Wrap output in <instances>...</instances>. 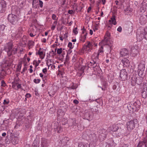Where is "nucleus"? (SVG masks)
Instances as JSON below:
<instances>
[{
    "label": "nucleus",
    "mask_w": 147,
    "mask_h": 147,
    "mask_svg": "<svg viewBox=\"0 0 147 147\" xmlns=\"http://www.w3.org/2000/svg\"><path fill=\"white\" fill-rule=\"evenodd\" d=\"M13 44L11 41L7 42L4 46V50L7 52L8 56L13 55L17 53V48L13 47Z\"/></svg>",
    "instance_id": "obj_1"
},
{
    "label": "nucleus",
    "mask_w": 147,
    "mask_h": 147,
    "mask_svg": "<svg viewBox=\"0 0 147 147\" xmlns=\"http://www.w3.org/2000/svg\"><path fill=\"white\" fill-rule=\"evenodd\" d=\"M138 123V120L136 119L130 120L127 123L126 127L129 131H131L134 129Z\"/></svg>",
    "instance_id": "obj_2"
},
{
    "label": "nucleus",
    "mask_w": 147,
    "mask_h": 147,
    "mask_svg": "<svg viewBox=\"0 0 147 147\" xmlns=\"http://www.w3.org/2000/svg\"><path fill=\"white\" fill-rule=\"evenodd\" d=\"M7 19L12 24H15L18 20V18L16 15L12 13L8 15Z\"/></svg>",
    "instance_id": "obj_3"
},
{
    "label": "nucleus",
    "mask_w": 147,
    "mask_h": 147,
    "mask_svg": "<svg viewBox=\"0 0 147 147\" xmlns=\"http://www.w3.org/2000/svg\"><path fill=\"white\" fill-rule=\"evenodd\" d=\"M142 33L140 34L139 33H137V38L140 40H142L143 38H144L147 40V27L142 31Z\"/></svg>",
    "instance_id": "obj_4"
},
{
    "label": "nucleus",
    "mask_w": 147,
    "mask_h": 147,
    "mask_svg": "<svg viewBox=\"0 0 147 147\" xmlns=\"http://www.w3.org/2000/svg\"><path fill=\"white\" fill-rule=\"evenodd\" d=\"M12 59L8 57H6L3 59L1 65L3 67L10 66L12 63Z\"/></svg>",
    "instance_id": "obj_5"
},
{
    "label": "nucleus",
    "mask_w": 147,
    "mask_h": 147,
    "mask_svg": "<svg viewBox=\"0 0 147 147\" xmlns=\"http://www.w3.org/2000/svg\"><path fill=\"white\" fill-rule=\"evenodd\" d=\"M141 93L143 98H146L147 96V83H145L143 84L142 88Z\"/></svg>",
    "instance_id": "obj_6"
},
{
    "label": "nucleus",
    "mask_w": 147,
    "mask_h": 147,
    "mask_svg": "<svg viewBox=\"0 0 147 147\" xmlns=\"http://www.w3.org/2000/svg\"><path fill=\"white\" fill-rule=\"evenodd\" d=\"M93 45L89 41L87 42V44L84 45L82 48L83 50L87 51H90Z\"/></svg>",
    "instance_id": "obj_7"
},
{
    "label": "nucleus",
    "mask_w": 147,
    "mask_h": 147,
    "mask_svg": "<svg viewBox=\"0 0 147 147\" xmlns=\"http://www.w3.org/2000/svg\"><path fill=\"white\" fill-rule=\"evenodd\" d=\"M120 77L122 81H124L127 79V74L125 69H122L121 71Z\"/></svg>",
    "instance_id": "obj_8"
},
{
    "label": "nucleus",
    "mask_w": 147,
    "mask_h": 147,
    "mask_svg": "<svg viewBox=\"0 0 147 147\" xmlns=\"http://www.w3.org/2000/svg\"><path fill=\"white\" fill-rule=\"evenodd\" d=\"M110 34L109 32H107L105 36V38L101 42V43L104 45H109V43L108 42V39H110Z\"/></svg>",
    "instance_id": "obj_9"
},
{
    "label": "nucleus",
    "mask_w": 147,
    "mask_h": 147,
    "mask_svg": "<svg viewBox=\"0 0 147 147\" xmlns=\"http://www.w3.org/2000/svg\"><path fill=\"white\" fill-rule=\"evenodd\" d=\"M68 124L69 126L74 127L78 126V123L75 119H70L69 120Z\"/></svg>",
    "instance_id": "obj_10"
},
{
    "label": "nucleus",
    "mask_w": 147,
    "mask_h": 147,
    "mask_svg": "<svg viewBox=\"0 0 147 147\" xmlns=\"http://www.w3.org/2000/svg\"><path fill=\"white\" fill-rule=\"evenodd\" d=\"M147 9V0H144L142 3V6L140 8V10L141 12H144Z\"/></svg>",
    "instance_id": "obj_11"
},
{
    "label": "nucleus",
    "mask_w": 147,
    "mask_h": 147,
    "mask_svg": "<svg viewBox=\"0 0 147 147\" xmlns=\"http://www.w3.org/2000/svg\"><path fill=\"white\" fill-rule=\"evenodd\" d=\"M48 140L45 138H42L41 141V147H48Z\"/></svg>",
    "instance_id": "obj_12"
},
{
    "label": "nucleus",
    "mask_w": 147,
    "mask_h": 147,
    "mask_svg": "<svg viewBox=\"0 0 147 147\" xmlns=\"http://www.w3.org/2000/svg\"><path fill=\"white\" fill-rule=\"evenodd\" d=\"M144 144H145V147H147V135L143 139L142 141H140L139 142L137 147H142Z\"/></svg>",
    "instance_id": "obj_13"
},
{
    "label": "nucleus",
    "mask_w": 147,
    "mask_h": 147,
    "mask_svg": "<svg viewBox=\"0 0 147 147\" xmlns=\"http://www.w3.org/2000/svg\"><path fill=\"white\" fill-rule=\"evenodd\" d=\"M120 56L125 57L128 55L129 53L128 51L125 48L121 49L120 52Z\"/></svg>",
    "instance_id": "obj_14"
},
{
    "label": "nucleus",
    "mask_w": 147,
    "mask_h": 147,
    "mask_svg": "<svg viewBox=\"0 0 147 147\" xmlns=\"http://www.w3.org/2000/svg\"><path fill=\"white\" fill-rule=\"evenodd\" d=\"M121 62L124 67L128 66L130 64L129 60L126 58H124L122 59L121 60Z\"/></svg>",
    "instance_id": "obj_15"
},
{
    "label": "nucleus",
    "mask_w": 147,
    "mask_h": 147,
    "mask_svg": "<svg viewBox=\"0 0 147 147\" xmlns=\"http://www.w3.org/2000/svg\"><path fill=\"white\" fill-rule=\"evenodd\" d=\"M90 140L92 142H96L97 140V139L96 135L95 134H90L89 135Z\"/></svg>",
    "instance_id": "obj_16"
},
{
    "label": "nucleus",
    "mask_w": 147,
    "mask_h": 147,
    "mask_svg": "<svg viewBox=\"0 0 147 147\" xmlns=\"http://www.w3.org/2000/svg\"><path fill=\"white\" fill-rule=\"evenodd\" d=\"M93 115V113L92 112H86L84 115L85 119L88 120L89 119L92 118Z\"/></svg>",
    "instance_id": "obj_17"
},
{
    "label": "nucleus",
    "mask_w": 147,
    "mask_h": 147,
    "mask_svg": "<svg viewBox=\"0 0 147 147\" xmlns=\"http://www.w3.org/2000/svg\"><path fill=\"white\" fill-rule=\"evenodd\" d=\"M137 47H135L131 49V53L134 56L137 55L138 53V51L137 49Z\"/></svg>",
    "instance_id": "obj_18"
},
{
    "label": "nucleus",
    "mask_w": 147,
    "mask_h": 147,
    "mask_svg": "<svg viewBox=\"0 0 147 147\" xmlns=\"http://www.w3.org/2000/svg\"><path fill=\"white\" fill-rule=\"evenodd\" d=\"M134 104L135 107V108H136V111H138L140 109L141 105L140 101L139 100H137L134 103Z\"/></svg>",
    "instance_id": "obj_19"
},
{
    "label": "nucleus",
    "mask_w": 147,
    "mask_h": 147,
    "mask_svg": "<svg viewBox=\"0 0 147 147\" xmlns=\"http://www.w3.org/2000/svg\"><path fill=\"white\" fill-rule=\"evenodd\" d=\"M109 22L110 23L111 22L112 24L115 25L117 24V22L115 19V16H113L111 18V20H109Z\"/></svg>",
    "instance_id": "obj_20"
},
{
    "label": "nucleus",
    "mask_w": 147,
    "mask_h": 147,
    "mask_svg": "<svg viewBox=\"0 0 147 147\" xmlns=\"http://www.w3.org/2000/svg\"><path fill=\"white\" fill-rule=\"evenodd\" d=\"M103 47L102 46L100 48L98 53H94V55H96V58L98 59V55L100 54V53L103 52Z\"/></svg>",
    "instance_id": "obj_21"
},
{
    "label": "nucleus",
    "mask_w": 147,
    "mask_h": 147,
    "mask_svg": "<svg viewBox=\"0 0 147 147\" xmlns=\"http://www.w3.org/2000/svg\"><path fill=\"white\" fill-rule=\"evenodd\" d=\"M63 138L61 140V141L62 144H66L69 140V138L66 137H63Z\"/></svg>",
    "instance_id": "obj_22"
},
{
    "label": "nucleus",
    "mask_w": 147,
    "mask_h": 147,
    "mask_svg": "<svg viewBox=\"0 0 147 147\" xmlns=\"http://www.w3.org/2000/svg\"><path fill=\"white\" fill-rule=\"evenodd\" d=\"M39 141L35 140L34 141L32 145V147H39Z\"/></svg>",
    "instance_id": "obj_23"
},
{
    "label": "nucleus",
    "mask_w": 147,
    "mask_h": 147,
    "mask_svg": "<svg viewBox=\"0 0 147 147\" xmlns=\"http://www.w3.org/2000/svg\"><path fill=\"white\" fill-rule=\"evenodd\" d=\"M133 107V105L131 104H129L127 106V107L129 110L130 111L131 113L134 112V108L132 107Z\"/></svg>",
    "instance_id": "obj_24"
},
{
    "label": "nucleus",
    "mask_w": 147,
    "mask_h": 147,
    "mask_svg": "<svg viewBox=\"0 0 147 147\" xmlns=\"http://www.w3.org/2000/svg\"><path fill=\"white\" fill-rule=\"evenodd\" d=\"M0 4L2 7L5 8L6 7V2L4 0H1L0 1Z\"/></svg>",
    "instance_id": "obj_25"
},
{
    "label": "nucleus",
    "mask_w": 147,
    "mask_h": 147,
    "mask_svg": "<svg viewBox=\"0 0 147 147\" xmlns=\"http://www.w3.org/2000/svg\"><path fill=\"white\" fill-rule=\"evenodd\" d=\"M116 126L115 125H113L109 127V129L111 131H116L117 130V128H114V127Z\"/></svg>",
    "instance_id": "obj_26"
},
{
    "label": "nucleus",
    "mask_w": 147,
    "mask_h": 147,
    "mask_svg": "<svg viewBox=\"0 0 147 147\" xmlns=\"http://www.w3.org/2000/svg\"><path fill=\"white\" fill-rule=\"evenodd\" d=\"M87 34V33H85V34L84 35L81 34V39H80L81 41H82L83 42L85 41L86 38V36Z\"/></svg>",
    "instance_id": "obj_27"
},
{
    "label": "nucleus",
    "mask_w": 147,
    "mask_h": 147,
    "mask_svg": "<svg viewBox=\"0 0 147 147\" xmlns=\"http://www.w3.org/2000/svg\"><path fill=\"white\" fill-rule=\"evenodd\" d=\"M40 49H40L38 51V54L40 55V58L41 59H42L44 58V56L43 55V53L42 51H40Z\"/></svg>",
    "instance_id": "obj_28"
},
{
    "label": "nucleus",
    "mask_w": 147,
    "mask_h": 147,
    "mask_svg": "<svg viewBox=\"0 0 147 147\" xmlns=\"http://www.w3.org/2000/svg\"><path fill=\"white\" fill-rule=\"evenodd\" d=\"M88 65L90 66H92L93 68H94L97 65L96 64V62L95 61H93V63H91V62H90V63L88 64Z\"/></svg>",
    "instance_id": "obj_29"
},
{
    "label": "nucleus",
    "mask_w": 147,
    "mask_h": 147,
    "mask_svg": "<svg viewBox=\"0 0 147 147\" xmlns=\"http://www.w3.org/2000/svg\"><path fill=\"white\" fill-rule=\"evenodd\" d=\"M34 42L31 40H29L28 41V45L29 48L30 49V47L34 45Z\"/></svg>",
    "instance_id": "obj_30"
},
{
    "label": "nucleus",
    "mask_w": 147,
    "mask_h": 147,
    "mask_svg": "<svg viewBox=\"0 0 147 147\" xmlns=\"http://www.w3.org/2000/svg\"><path fill=\"white\" fill-rule=\"evenodd\" d=\"M145 67V66H144L142 64H140L138 65V70H144Z\"/></svg>",
    "instance_id": "obj_31"
},
{
    "label": "nucleus",
    "mask_w": 147,
    "mask_h": 147,
    "mask_svg": "<svg viewBox=\"0 0 147 147\" xmlns=\"http://www.w3.org/2000/svg\"><path fill=\"white\" fill-rule=\"evenodd\" d=\"M87 144H85L82 142L80 143L78 145V147H86Z\"/></svg>",
    "instance_id": "obj_32"
},
{
    "label": "nucleus",
    "mask_w": 147,
    "mask_h": 147,
    "mask_svg": "<svg viewBox=\"0 0 147 147\" xmlns=\"http://www.w3.org/2000/svg\"><path fill=\"white\" fill-rule=\"evenodd\" d=\"M144 70H138V75L140 76H141L143 74V71Z\"/></svg>",
    "instance_id": "obj_33"
},
{
    "label": "nucleus",
    "mask_w": 147,
    "mask_h": 147,
    "mask_svg": "<svg viewBox=\"0 0 147 147\" xmlns=\"http://www.w3.org/2000/svg\"><path fill=\"white\" fill-rule=\"evenodd\" d=\"M19 79L18 76H17L16 77L14 78V82L16 84H18V82L19 81Z\"/></svg>",
    "instance_id": "obj_34"
},
{
    "label": "nucleus",
    "mask_w": 147,
    "mask_h": 147,
    "mask_svg": "<svg viewBox=\"0 0 147 147\" xmlns=\"http://www.w3.org/2000/svg\"><path fill=\"white\" fill-rule=\"evenodd\" d=\"M129 132L128 133H126L125 134V136H127L129 138H130L131 137V131H129Z\"/></svg>",
    "instance_id": "obj_35"
},
{
    "label": "nucleus",
    "mask_w": 147,
    "mask_h": 147,
    "mask_svg": "<svg viewBox=\"0 0 147 147\" xmlns=\"http://www.w3.org/2000/svg\"><path fill=\"white\" fill-rule=\"evenodd\" d=\"M51 60L50 59H48L47 61L46 62V64L47 65V66L48 67V68H49V66L51 65L52 64L51 63H51Z\"/></svg>",
    "instance_id": "obj_36"
},
{
    "label": "nucleus",
    "mask_w": 147,
    "mask_h": 147,
    "mask_svg": "<svg viewBox=\"0 0 147 147\" xmlns=\"http://www.w3.org/2000/svg\"><path fill=\"white\" fill-rule=\"evenodd\" d=\"M12 142L13 143L14 142V143H13V144H17L18 142V139L16 138H14L12 140Z\"/></svg>",
    "instance_id": "obj_37"
},
{
    "label": "nucleus",
    "mask_w": 147,
    "mask_h": 147,
    "mask_svg": "<svg viewBox=\"0 0 147 147\" xmlns=\"http://www.w3.org/2000/svg\"><path fill=\"white\" fill-rule=\"evenodd\" d=\"M63 51V50L62 48H60L59 49H58L57 50V53L58 54H61Z\"/></svg>",
    "instance_id": "obj_38"
},
{
    "label": "nucleus",
    "mask_w": 147,
    "mask_h": 147,
    "mask_svg": "<svg viewBox=\"0 0 147 147\" xmlns=\"http://www.w3.org/2000/svg\"><path fill=\"white\" fill-rule=\"evenodd\" d=\"M124 11L125 12H127V13H129V12H130L131 11V9H130V8L129 7H127L124 9Z\"/></svg>",
    "instance_id": "obj_39"
},
{
    "label": "nucleus",
    "mask_w": 147,
    "mask_h": 147,
    "mask_svg": "<svg viewBox=\"0 0 147 147\" xmlns=\"http://www.w3.org/2000/svg\"><path fill=\"white\" fill-rule=\"evenodd\" d=\"M5 28V26L4 25H0V31L1 32L3 31Z\"/></svg>",
    "instance_id": "obj_40"
},
{
    "label": "nucleus",
    "mask_w": 147,
    "mask_h": 147,
    "mask_svg": "<svg viewBox=\"0 0 147 147\" xmlns=\"http://www.w3.org/2000/svg\"><path fill=\"white\" fill-rule=\"evenodd\" d=\"M40 80L37 79H34L33 80L34 82L36 84H38L40 83Z\"/></svg>",
    "instance_id": "obj_41"
},
{
    "label": "nucleus",
    "mask_w": 147,
    "mask_h": 147,
    "mask_svg": "<svg viewBox=\"0 0 147 147\" xmlns=\"http://www.w3.org/2000/svg\"><path fill=\"white\" fill-rule=\"evenodd\" d=\"M2 71H1V76H2L3 77H4L5 75L6 74V72L5 71V70H4L3 69H2Z\"/></svg>",
    "instance_id": "obj_42"
},
{
    "label": "nucleus",
    "mask_w": 147,
    "mask_h": 147,
    "mask_svg": "<svg viewBox=\"0 0 147 147\" xmlns=\"http://www.w3.org/2000/svg\"><path fill=\"white\" fill-rule=\"evenodd\" d=\"M1 86H2L5 87L6 86V84L4 81L3 80H2L1 82Z\"/></svg>",
    "instance_id": "obj_43"
},
{
    "label": "nucleus",
    "mask_w": 147,
    "mask_h": 147,
    "mask_svg": "<svg viewBox=\"0 0 147 147\" xmlns=\"http://www.w3.org/2000/svg\"><path fill=\"white\" fill-rule=\"evenodd\" d=\"M77 28L76 27L74 28V29L73 30V32L75 34H76L78 33V32L77 30Z\"/></svg>",
    "instance_id": "obj_44"
},
{
    "label": "nucleus",
    "mask_w": 147,
    "mask_h": 147,
    "mask_svg": "<svg viewBox=\"0 0 147 147\" xmlns=\"http://www.w3.org/2000/svg\"><path fill=\"white\" fill-rule=\"evenodd\" d=\"M68 47H69L70 49H71L73 47H72V43L71 42H69L68 45Z\"/></svg>",
    "instance_id": "obj_45"
},
{
    "label": "nucleus",
    "mask_w": 147,
    "mask_h": 147,
    "mask_svg": "<svg viewBox=\"0 0 147 147\" xmlns=\"http://www.w3.org/2000/svg\"><path fill=\"white\" fill-rule=\"evenodd\" d=\"M82 34L84 35L85 33H87L86 30L84 29V28L83 27V28L82 29Z\"/></svg>",
    "instance_id": "obj_46"
},
{
    "label": "nucleus",
    "mask_w": 147,
    "mask_h": 147,
    "mask_svg": "<svg viewBox=\"0 0 147 147\" xmlns=\"http://www.w3.org/2000/svg\"><path fill=\"white\" fill-rule=\"evenodd\" d=\"M39 5L40 7H43V2L41 0H39Z\"/></svg>",
    "instance_id": "obj_47"
},
{
    "label": "nucleus",
    "mask_w": 147,
    "mask_h": 147,
    "mask_svg": "<svg viewBox=\"0 0 147 147\" xmlns=\"http://www.w3.org/2000/svg\"><path fill=\"white\" fill-rule=\"evenodd\" d=\"M94 109H95V110H93V111L95 112L96 113H98V108L96 107H94Z\"/></svg>",
    "instance_id": "obj_48"
},
{
    "label": "nucleus",
    "mask_w": 147,
    "mask_h": 147,
    "mask_svg": "<svg viewBox=\"0 0 147 147\" xmlns=\"http://www.w3.org/2000/svg\"><path fill=\"white\" fill-rule=\"evenodd\" d=\"M108 42V43H109V45H107L110 46V48L111 47V46H110V45H111L113 43V41H110V39H109Z\"/></svg>",
    "instance_id": "obj_49"
},
{
    "label": "nucleus",
    "mask_w": 147,
    "mask_h": 147,
    "mask_svg": "<svg viewBox=\"0 0 147 147\" xmlns=\"http://www.w3.org/2000/svg\"><path fill=\"white\" fill-rule=\"evenodd\" d=\"M31 96V95L29 93H27L25 95V97H26L25 99H26V98H28L30 97Z\"/></svg>",
    "instance_id": "obj_50"
},
{
    "label": "nucleus",
    "mask_w": 147,
    "mask_h": 147,
    "mask_svg": "<svg viewBox=\"0 0 147 147\" xmlns=\"http://www.w3.org/2000/svg\"><path fill=\"white\" fill-rule=\"evenodd\" d=\"M38 0H33L32 1V5H33L36 4V3H38Z\"/></svg>",
    "instance_id": "obj_51"
},
{
    "label": "nucleus",
    "mask_w": 147,
    "mask_h": 147,
    "mask_svg": "<svg viewBox=\"0 0 147 147\" xmlns=\"http://www.w3.org/2000/svg\"><path fill=\"white\" fill-rule=\"evenodd\" d=\"M21 64H19L18 66V68H17V69L18 71H20V70L21 69Z\"/></svg>",
    "instance_id": "obj_52"
},
{
    "label": "nucleus",
    "mask_w": 147,
    "mask_h": 147,
    "mask_svg": "<svg viewBox=\"0 0 147 147\" xmlns=\"http://www.w3.org/2000/svg\"><path fill=\"white\" fill-rule=\"evenodd\" d=\"M140 64H142V65L145 66V62L144 60H142L140 63Z\"/></svg>",
    "instance_id": "obj_53"
},
{
    "label": "nucleus",
    "mask_w": 147,
    "mask_h": 147,
    "mask_svg": "<svg viewBox=\"0 0 147 147\" xmlns=\"http://www.w3.org/2000/svg\"><path fill=\"white\" fill-rule=\"evenodd\" d=\"M9 103V101H7L6 100H4L3 104L4 105H7V104H8Z\"/></svg>",
    "instance_id": "obj_54"
},
{
    "label": "nucleus",
    "mask_w": 147,
    "mask_h": 147,
    "mask_svg": "<svg viewBox=\"0 0 147 147\" xmlns=\"http://www.w3.org/2000/svg\"><path fill=\"white\" fill-rule=\"evenodd\" d=\"M56 15L55 14H53L52 15V18L53 20H56Z\"/></svg>",
    "instance_id": "obj_55"
},
{
    "label": "nucleus",
    "mask_w": 147,
    "mask_h": 147,
    "mask_svg": "<svg viewBox=\"0 0 147 147\" xmlns=\"http://www.w3.org/2000/svg\"><path fill=\"white\" fill-rule=\"evenodd\" d=\"M122 28L121 26H119L117 29V30L119 32H121L122 30Z\"/></svg>",
    "instance_id": "obj_56"
},
{
    "label": "nucleus",
    "mask_w": 147,
    "mask_h": 147,
    "mask_svg": "<svg viewBox=\"0 0 147 147\" xmlns=\"http://www.w3.org/2000/svg\"><path fill=\"white\" fill-rule=\"evenodd\" d=\"M47 69L46 68H44L42 70V72L45 74H46V73L47 72Z\"/></svg>",
    "instance_id": "obj_57"
},
{
    "label": "nucleus",
    "mask_w": 147,
    "mask_h": 147,
    "mask_svg": "<svg viewBox=\"0 0 147 147\" xmlns=\"http://www.w3.org/2000/svg\"><path fill=\"white\" fill-rule=\"evenodd\" d=\"M68 13L69 14H72L74 13V11L72 10H69L68 11Z\"/></svg>",
    "instance_id": "obj_58"
},
{
    "label": "nucleus",
    "mask_w": 147,
    "mask_h": 147,
    "mask_svg": "<svg viewBox=\"0 0 147 147\" xmlns=\"http://www.w3.org/2000/svg\"><path fill=\"white\" fill-rule=\"evenodd\" d=\"M120 147H128V146L126 144H121Z\"/></svg>",
    "instance_id": "obj_59"
},
{
    "label": "nucleus",
    "mask_w": 147,
    "mask_h": 147,
    "mask_svg": "<svg viewBox=\"0 0 147 147\" xmlns=\"http://www.w3.org/2000/svg\"><path fill=\"white\" fill-rule=\"evenodd\" d=\"M74 103L76 104H78L79 102L77 100H74Z\"/></svg>",
    "instance_id": "obj_60"
},
{
    "label": "nucleus",
    "mask_w": 147,
    "mask_h": 147,
    "mask_svg": "<svg viewBox=\"0 0 147 147\" xmlns=\"http://www.w3.org/2000/svg\"><path fill=\"white\" fill-rule=\"evenodd\" d=\"M55 28V25H53L51 27V30H54Z\"/></svg>",
    "instance_id": "obj_61"
},
{
    "label": "nucleus",
    "mask_w": 147,
    "mask_h": 147,
    "mask_svg": "<svg viewBox=\"0 0 147 147\" xmlns=\"http://www.w3.org/2000/svg\"><path fill=\"white\" fill-rule=\"evenodd\" d=\"M132 105H133V107H133V108H134L133 110L134 111V112L135 111H136V108H135V106L134 105V103L133 104H132Z\"/></svg>",
    "instance_id": "obj_62"
},
{
    "label": "nucleus",
    "mask_w": 147,
    "mask_h": 147,
    "mask_svg": "<svg viewBox=\"0 0 147 147\" xmlns=\"http://www.w3.org/2000/svg\"><path fill=\"white\" fill-rule=\"evenodd\" d=\"M113 90H115L117 88V86L115 85H114L113 86Z\"/></svg>",
    "instance_id": "obj_63"
},
{
    "label": "nucleus",
    "mask_w": 147,
    "mask_h": 147,
    "mask_svg": "<svg viewBox=\"0 0 147 147\" xmlns=\"http://www.w3.org/2000/svg\"><path fill=\"white\" fill-rule=\"evenodd\" d=\"M91 7H89L88 8V9L87 10V12L88 13L91 10Z\"/></svg>",
    "instance_id": "obj_64"
}]
</instances>
